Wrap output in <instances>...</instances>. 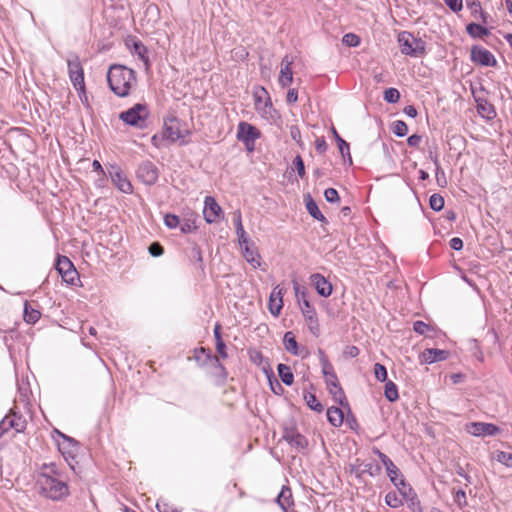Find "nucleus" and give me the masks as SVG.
<instances>
[{
    "mask_svg": "<svg viewBox=\"0 0 512 512\" xmlns=\"http://www.w3.org/2000/svg\"><path fill=\"white\" fill-rule=\"evenodd\" d=\"M466 6L470 10L472 16H474V18L478 19V14L482 10L480 1H478V0L468 1L467 0Z\"/></svg>",
    "mask_w": 512,
    "mask_h": 512,
    "instance_id": "3c124183",
    "label": "nucleus"
},
{
    "mask_svg": "<svg viewBox=\"0 0 512 512\" xmlns=\"http://www.w3.org/2000/svg\"><path fill=\"white\" fill-rule=\"evenodd\" d=\"M325 383L327 385V389L329 393L332 395L335 402L339 405L345 407H349L347 402V398L345 396L344 390L342 389L337 375H332L330 377L325 378Z\"/></svg>",
    "mask_w": 512,
    "mask_h": 512,
    "instance_id": "4468645a",
    "label": "nucleus"
},
{
    "mask_svg": "<svg viewBox=\"0 0 512 512\" xmlns=\"http://www.w3.org/2000/svg\"><path fill=\"white\" fill-rule=\"evenodd\" d=\"M349 471L356 478L361 479L364 474H368L371 477L378 476L381 473V467L376 463H362L360 459H356L355 463L349 465Z\"/></svg>",
    "mask_w": 512,
    "mask_h": 512,
    "instance_id": "9b49d317",
    "label": "nucleus"
},
{
    "mask_svg": "<svg viewBox=\"0 0 512 512\" xmlns=\"http://www.w3.org/2000/svg\"><path fill=\"white\" fill-rule=\"evenodd\" d=\"M423 357L427 363L431 364L445 360L448 357V351L435 348L426 349L423 352Z\"/></svg>",
    "mask_w": 512,
    "mask_h": 512,
    "instance_id": "c85d7f7f",
    "label": "nucleus"
},
{
    "mask_svg": "<svg viewBox=\"0 0 512 512\" xmlns=\"http://www.w3.org/2000/svg\"><path fill=\"white\" fill-rule=\"evenodd\" d=\"M306 292H302L303 301L300 305L302 314L307 322V326L309 331L315 336L318 337L320 335V325L317 318V313L315 308L310 304L308 299L306 298Z\"/></svg>",
    "mask_w": 512,
    "mask_h": 512,
    "instance_id": "6e6552de",
    "label": "nucleus"
},
{
    "mask_svg": "<svg viewBox=\"0 0 512 512\" xmlns=\"http://www.w3.org/2000/svg\"><path fill=\"white\" fill-rule=\"evenodd\" d=\"M496 459L505 466L512 468V453L499 451L497 452Z\"/></svg>",
    "mask_w": 512,
    "mask_h": 512,
    "instance_id": "09e8293b",
    "label": "nucleus"
},
{
    "mask_svg": "<svg viewBox=\"0 0 512 512\" xmlns=\"http://www.w3.org/2000/svg\"><path fill=\"white\" fill-rule=\"evenodd\" d=\"M429 205L432 210L441 211L444 208V198L440 194L434 193L430 196Z\"/></svg>",
    "mask_w": 512,
    "mask_h": 512,
    "instance_id": "37998d69",
    "label": "nucleus"
},
{
    "mask_svg": "<svg viewBox=\"0 0 512 512\" xmlns=\"http://www.w3.org/2000/svg\"><path fill=\"white\" fill-rule=\"evenodd\" d=\"M305 204H306V209H307L308 213L314 219H316L322 223H327L326 217L322 214L317 203L313 200V198L309 194L307 196H305Z\"/></svg>",
    "mask_w": 512,
    "mask_h": 512,
    "instance_id": "cd10ccee",
    "label": "nucleus"
},
{
    "mask_svg": "<svg viewBox=\"0 0 512 512\" xmlns=\"http://www.w3.org/2000/svg\"><path fill=\"white\" fill-rule=\"evenodd\" d=\"M40 494L53 501L61 500L69 495V488L63 478L52 479L44 474H39L37 481Z\"/></svg>",
    "mask_w": 512,
    "mask_h": 512,
    "instance_id": "f03ea898",
    "label": "nucleus"
},
{
    "mask_svg": "<svg viewBox=\"0 0 512 512\" xmlns=\"http://www.w3.org/2000/svg\"><path fill=\"white\" fill-rule=\"evenodd\" d=\"M383 98L388 103H397L400 99V92L396 88H387L384 91Z\"/></svg>",
    "mask_w": 512,
    "mask_h": 512,
    "instance_id": "a18cd8bd",
    "label": "nucleus"
},
{
    "mask_svg": "<svg viewBox=\"0 0 512 512\" xmlns=\"http://www.w3.org/2000/svg\"><path fill=\"white\" fill-rule=\"evenodd\" d=\"M148 251L151 256L159 257V256L163 255L164 248L159 242H153L150 244Z\"/></svg>",
    "mask_w": 512,
    "mask_h": 512,
    "instance_id": "bf43d9fd",
    "label": "nucleus"
},
{
    "mask_svg": "<svg viewBox=\"0 0 512 512\" xmlns=\"http://www.w3.org/2000/svg\"><path fill=\"white\" fill-rule=\"evenodd\" d=\"M429 329V325L425 322L418 320L413 323V330L419 335L425 334V332Z\"/></svg>",
    "mask_w": 512,
    "mask_h": 512,
    "instance_id": "0e129e2a",
    "label": "nucleus"
},
{
    "mask_svg": "<svg viewBox=\"0 0 512 512\" xmlns=\"http://www.w3.org/2000/svg\"><path fill=\"white\" fill-rule=\"evenodd\" d=\"M0 424L3 425L1 429L3 433L8 429H14L16 432L21 433L26 429L27 421L21 414L11 410L10 413L2 419Z\"/></svg>",
    "mask_w": 512,
    "mask_h": 512,
    "instance_id": "ddd939ff",
    "label": "nucleus"
},
{
    "mask_svg": "<svg viewBox=\"0 0 512 512\" xmlns=\"http://www.w3.org/2000/svg\"><path fill=\"white\" fill-rule=\"evenodd\" d=\"M449 245H450L451 249L459 251L463 248V241L459 237H453L450 240Z\"/></svg>",
    "mask_w": 512,
    "mask_h": 512,
    "instance_id": "338daca9",
    "label": "nucleus"
},
{
    "mask_svg": "<svg viewBox=\"0 0 512 512\" xmlns=\"http://www.w3.org/2000/svg\"><path fill=\"white\" fill-rule=\"evenodd\" d=\"M374 374L375 378L380 382H384L387 380V369L384 365L380 363H376L374 365Z\"/></svg>",
    "mask_w": 512,
    "mask_h": 512,
    "instance_id": "de8ad7c7",
    "label": "nucleus"
},
{
    "mask_svg": "<svg viewBox=\"0 0 512 512\" xmlns=\"http://www.w3.org/2000/svg\"><path fill=\"white\" fill-rule=\"evenodd\" d=\"M378 457L386 469L387 476L394 478L393 475H396L395 473L397 471V466L394 462L383 452H378Z\"/></svg>",
    "mask_w": 512,
    "mask_h": 512,
    "instance_id": "4c0bfd02",
    "label": "nucleus"
},
{
    "mask_svg": "<svg viewBox=\"0 0 512 512\" xmlns=\"http://www.w3.org/2000/svg\"><path fill=\"white\" fill-rule=\"evenodd\" d=\"M293 59L289 55H285L281 61V70L279 75V84L286 88L293 82L292 66Z\"/></svg>",
    "mask_w": 512,
    "mask_h": 512,
    "instance_id": "412c9836",
    "label": "nucleus"
},
{
    "mask_svg": "<svg viewBox=\"0 0 512 512\" xmlns=\"http://www.w3.org/2000/svg\"><path fill=\"white\" fill-rule=\"evenodd\" d=\"M293 164L295 166V169L299 175L300 178H304L305 176V165H304V161L302 159V157L300 155H297L295 158H294V161H293Z\"/></svg>",
    "mask_w": 512,
    "mask_h": 512,
    "instance_id": "4d7b16f0",
    "label": "nucleus"
},
{
    "mask_svg": "<svg viewBox=\"0 0 512 512\" xmlns=\"http://www.w3.org/2000/svg\"><path fill=\"white\" fill-rule=\"evenodd\" d=\"M233 222L235 225L236 232L240 230H244L243 224H242V216L241 212L238 210L234 213Z\"/></svg>",
    "mask_w": 512,
    "mask_h": 512,
    "instance_id": "69168bd1",
    "label": "nucleus"
},
{
    "mask_svg": "<svg viewBox=\"0 0 512 512\" xmlns=\"http://www.w3.org/2000/svg\"><path fill=\"white\" fill-rule=\"evenodd\" d=\"M202 356L205 358V361H203L202 364H205L206 361L211 362V358H213L214 355L211 354L209 349L200 347L199 349L195 350L194 358L196 359L197 362H200Z\"/></svg>",
    "mask_w": 512,
    "mask_h": 512,
    "instance_id": "49530a36",
    "label": "nucleus"
},
{
    "mask_svg": "<svg viewBox=\"0 0 512 512\" xmlns=\"http://www.w3.org/2000/svg\"><path fill=\"white\" fill-rule=\"evenodd\" d=\"M163 136L172 142L184 137L183 131L180 129V123L177 119L173 118L168 122H165Z\"/></svg>",
    "mask_w": 512,
    "mask_h": 512,
    "instance_id": "5701e85b",
    "label": "nucleus"
},
{
    "mask_svg": "<svg viewBox=\"0 0 512 512\" xmlns=\"http://www.w3.org/2000/svg\"><path fill=\"white\" fill-rule=\"evenodd\" d=\"M303 398L307 404V406L315 411V412H322L324 410V406L321 404V402L317 399L316 395L314 393L310 392H304Z\"/></svg>",
    "mask_w": 512,
    "mask_h": 512,
    "instance_id": "e433bc0d",
    "label": "nucleus"
},
{
    "mask_svg": "<svg viewBox=\"0 0 512 512\" xmlns=\"http://www.w3.org/2000/svg\"><path fill=\"white\" fill-rule=\"evenodd\" d=\"M467 33L473 38H484L490 34V31L478 23H469L466 26Z\"/></svg>",
    "mask_w": 512,
    "mask_h": 512,
    "instance_id": "473e14b6",
    "label": "nucleus"
},
{
    "mask_svg": "<svg viewBox=\"0 0 512 512\" xmlns=\"http://www.w3.org/2000/svg\"><path fill=\"white\" fill-rule=\"evenodd\" d=\"M56 433L63 440L62 443L58 444L61 453L63 455L68 454L72 456V454L78 449V442L72 437H69L58 430H56Z\"/></svg>",
    "mask_w": 512,
    "mask_h": 512,
    "instance_id": "393cba45",
    "label": "nucleus"
},
{
    "mask_svg": "<svg viewBox=\"0 0 512 512\" xmlns=\"http://www.w3.org/2000/svg\"><path fill=\"white\" fill-rule=\"evenodd\" d=\"M315 148L317 152L324 153L327 150V143L324 138H317L315 141Z\"/></svg>",
    "mask_w": 512,
    "mask_h": 512,
    "instance_id": "774afa93",
    "label": "nucleus"
},
{
    "mask_svg": "<svg viewBox=\"0 0 512 512\" xmlns=\"http://www.w3.org/2000/svg\"><path fill=\"white\" fill-rule=\"evenodd\" d=\"M319 355H320V362L322 366V373L325 378L330 377L332 375H336L333 365L328 360L327 356L325 355L324 351L319 349Z\"/></svg>",
    "mask_w": 512,
    "mask_h": 512,
    "instance_id": "ea45409f",
    "label": "nucleus"
},
{
    "mask_svg": "<svg viewBox=\"0 0 512 512\" xmlns=\"http://www.w3.org/2000/svg\"><path fill=\"white\" fill-rule=\"evenodd\" d=\"M136 176L142 183L150 186L158 180L159 170L153 162L146 160L138 166Z\"/></svg>",
    "mask_w": 512,
    "mask_h": 512,
    "instance_id": "1a4fd4ad",
    "label": "nucleus"
},
{
    "mask_svg": "<svg viewBox=\"0 0 512 512\" xmlns=\"http://www.w3.org/2000/svg\"><path fill=\"white\" fill-rule=\"evenodd\" d=\"M253 97L255 102V109L263 116H271V113L274 111V109L267 90L264 87H258L254 91Z\"/></svg>",
    "mask_w": 512,
    "mask_h": 512,
    "instance_id": "9d476101",
    "label": "nucleus"
},
{
    "mask_svg": "<svg viewBox=\"0 0 512 512\" xmlns=\"http://www.w3.org/2000/svg\"><path fill=\"white\" fill-rule=\"evenodd\" d=\"M471 60L481 66L495 67L497 65L494 55L489 50L478 45H474L471 48Z\"/></svg>",
    "mask_w": 512,
    "mask_h": 512,
    "instance_id": "f8f14e48",
    "label": "nucleus"
},
{
    "mask_svg": "<svg viewBox=\"0 0 512 512\" xmlns=\"http://www.w3.org/2000/svg\"><path fill=\"white\" fill-rule=\"evenodd\" d=\"M56 270L67 284L77 285V282L80 281L79 273L71 260L66 256L59 255L57 257Z\"/></svg>",
    "mask_w": 512,
    "mask_h": 512,
    "instance_id": "39448f33",
    "label": "nucleus"
},
{
    "mask_svg": "<svg viewBox=\"0 0 512 512\" xmlns=\"http://www.w3.org/2000/svg\"><path fill=\"white\" fill-rule=\"evenodd\" d=\"M164 224L170 228V229H174L176 227L179 226L180 224V219L177 215L175 214H166L164 216Z\"/></svg>",
    "mask_w": 512,
    "mask_h": 512,
    "instance_id": "603ef678",
    "label": "nucleus"
},
{
    "mask_svg": "<svg viewBox=\"0 0 512 512\" xmlns=\"http://www.w3.org/2000/svg\"><path fill=\"white\" fill-rule=\"evenodd\" d=\"M401 487H399V494L403 497L404 501L407 503L408 507L413 512H423L421 502L415 490L411 485H405L403 483H399Z\"/></svg>",
    "mask_w": 512,
    "mask_h": 512,
    "instance_id": "2eb2a0df",
    "label": "nucleus"
},
{
    "mask_svg": "<svg viewBox=\"0 0 512 512\" xmlns=\"http://www.w3.org/2000/svg\"><path fill=\"white\" fill-rule=\"evenodd\" d=\"M282 438L299 450H304L308 446L306 437L300 434L294 427L284 428Z\"/></svg>",
    "mask_w": 512,
    "mask_h": 512,
    "instance_id": "f3484780",
    "label": "nucleus"
},
{
    "mask_svg": "<svg viewBox=\"0 0 512 512\" xmlns=\"http://www.w3.org/2000/svg\"><path fill=\"white\" fill-rule=\"evenodd\" d=\"M107 81L110 89L117 96L126 97L130 93L131 86L136 83V73L124 65L114 64L107 72Z\"/></svg>",
    "mask_w": 512,
    "mask_h": 512,
    "instance_id": "f257e3e1",
    "label": "nucleus"
},
{
    "mask_svg": "<svg viewBox=\"0 0 512 512\" xmlns=\"http://www.w3.org/2000/svg\"><path fill=\"white\" fill-rule=\"evenodd\" d=\"M41 317L39 310L33 308L27 301L24 304V321L28 324H35Z\"/></svg>",
    "mask_w": 512,
    "mask_h": 512,
    "instance_id": "72a5a7b5",
    "label": "nucleus"
},
{
    "mask_svg": "<svg viewBox=\"0 0 512 512\" xmlns=\"http://www.w3.org/2000/svg\"><path fill=\"white\" fill-rule=\"evenodd\" d=\"M222 212V209L220 205L216 202V200L211 197L207 196L204 201V210H203V216L207 223H214L216 222L220 214Z\"/></svg>",
    "mask_w": 512,
    "mask_h": 512,
    "instance_id": "a211bd4d",
    "label": "nucleus"
},
{
    "mask_svg": "<svg viewBox=\"0 0 512 512\" xmlns=\"http://www.w3.org/2000/svg\"><path fill=\"white\" fill-rule=\"evenodd\" d=\"M211 364L218 370V376H220L223 379L227 378L226 369L217 356L214 355L213 358H211Z\"/></svg>",
    "mask_w": 512,
    "mask_h": 512,
    "instance_id": "864d4df0",
    "label": "nucleus"
},
{
    "mask_svg": "<svg viewBox=\"0 0 512 512\" xmlns=\"http://www.w3.org/2000/svg\"><path fill=\"white\" fill-rule=\"evenodd\" d=\"M276 502L284 512H288V508L293 504L291 489L283 486L276 498Z\"/></svg>",
    "mask_w": 512,
    "mask_h": 512,
    "instance_id": "bb28decb",
    "label": "nucleus"
},
{
    "mask_svg": "<svg viewBox=\"0 0 512 512\" xmlns=\"http://www.w3.org/2000/svg\"><path fill=\"white\" fill-rule=\"evenodd\" d=\"M260 131L250 123L240 122L237 128V139L241 141L248 151L254 150L255 141L260 138Z\"/></svg>",
    "mask_w": 512,
    "mask_h": 512,
    "instance_id": "423d86ee",
    "label": "nucleus"
},
{
    "mask_svg": "<svg viewBox=\"0 0 512 512\" xmlns=\"http://www.w3.org/2000/svg\"><path fill=\"white\" fill-rule=\"evenodd\" d=\"M467 431L473 436H494L499 433L500 428L492 423L471 422L467 425Z\"/></svg>",
    "mask_w": 512,
    "mask_h": 512,
    "instance_id": "dca6fc26",
    "label": "nucleus"
},
{
    "mask_svg": "<svg viewBox=\"0 0 512 512\" xmlns=\"http://www.w3.org/2000/svg\"><path fill=\"white\" fill-rule=\"evenodd\" d=\"M342 42L349 47H356L360 43V38L356 34L347 33L343 36Z\"/></svg>",
    "mask_w": 512,
    "mask_h": 512,
    "instance_id": "8fccbe9b",
    "label": "nucleus"
},
{
    "mask_svg": "<svg viewBox=\"0 0 512 512\" xmlns=\"http://www.w3.org/2000/svg\"><path fill=\"white\" fill-rule=\"evenodd\" d=\"M327 420L334 427H340L344 421L342 409L332 406L327 409Z\"/></svg>",
    "mask_w": 512,
    "mask_h": 512,
    "instance_id": "7c9ffc66",
    "label": "nucleus"
},
{
    "mask_svg": "<svg viewBox=\"0 0 512 512\" xmlns=\"http://www.w3.org/2000/svg\"><path fill=\"white\" fill-rule=\"evenodd\" d=\"M395 474L396 475H393L394 478H389V479L398 491H399V487H401V485L399 483H403L405 485H410L408 482H406L404 476L402 475V473L398 467H397V471Z\"/></svg>",
    "mask_w": 512,
    "mask_h": 512,
    "instance_id": "13d9d810",
    "label": "nucleus"
},
{
    "mask_svg": "<svg viewBox=\"0 0 512 512\" xmlns=\"http://www.w3.org/2000/svg\"><path fill=\"white\" fill-rule=\"evenodd\" d=\"M285 289L279 285L275 286L270 294L268 308L270 313L277 317L279 316L283 307V295Z\"/></svg>",
    "mask_w": 512,
    "mask_h": 512,
    "instance_id": "aec40b11",
    "label": "nucleus"
},
{
    "mask_svg": "<svg viewBox=\"0 0 512 512\" xmlns=\"http://www.w3.org/2000/svg\"><path fill=\"white\" fill-rule=\"evenodd\" d=\"M277 371L280 380L287 386H291L294 382V375L289 366L286 364H278Z\"/></svg>",
    "mask_w": 512,
    "mask_h": 512,
    "instance_id": "f704fd0d",
    "label": "nucleus"
},
{
    "mask_svg": "<svg viewBox=\"0 0 512 512\" xmlns=\"http://www.w3.org/2000/svg\"><path fill=\"white\" fill-rule=\"evenodd\" d=\"M156 507L159 512H180L173 505L164 501H158Z\"/></svg>",
    "mask_w": 512,
    "mask_h": 512,
    "instance_id": "680f3d73",
    "label": "nucleus"
},
{
    "mask_svg": "<svg viewBox=\"0 0 512 512\" xmlns=\"http://www.w3.org/2000/svg\"><path fill=\"white\" fill-rule=\"evenodd\" d=\"M401 53L407 56L418 57L426 52V43L421 38H415L412 33L403 31L398 35Z\"/></svg>",
    "mask_w": 512,
    "mask_h": 512,
    "instance_id": "7ed1b4c3",
    "label": "nucleus"
},
{
    "mask_svg": "<svg viewBox=\"0 0 512 512\" xmlns=\"http://www.w3.org/2000/svg\"><path fill=\"white\" fill-rule=\"evenodd\" d=\"M332 133L335 137V140L338 144V148H339V151L341 153V155L343 156V158H345L346 156L348 157V160H349V163L352 164V157H351V154H350V147H349V143H347L344 139H342L337 130L333 127L332 128Z\"/></svg>",
    "mask_w": 512,
    "mask_h": 512,
    "instance_id": "c9c22d12",
    "label": "nucleus"
},
{
    "mask_svg": "<svg viewBox=\"0 0 512 512\" xmlns=\"http://www.w3.org/2000/svg\"><path fill=\"white\" fill-rule=\"evenodd\" d=\"M243 256L254 268L260 267V255L253 243L243 245Z\"/></svg>",
    "mask_w": 512,
    "mask_h": 512,
    "instance_id": "a878e982",
    "label": "nucleus"
},
{
    "mask_svg": "<svg viewBox=\"0 0 512 512\" xmlns=\"http://www.w3.org/2000/svg\"><path fill=\"white\" fill-rule=\"evenodd\" d=\"M392 131L397 137H404L408 133V126L404 121L397 120L393 123Z\"/></svg>",
    "mask_w": 512,
    "mask_h": 512,
    "instance_id": "c03bdc74",
    "label": "nucleus"
},
{
    "mask_svg": "<svg viewBox=\"0 0 512 512\" xmlns=\"http://www.w3.org/2000/svg\"><path fill=\"white\" fill-rule=\"evenodd\" d=\"M148 116L149 111L147 106L145 104L137 103L130 109L121 112L119 118L127 125L143 128Z\"/></svg>",
    "mask_w": 512,
    "mask_h": 512,
    "instance_id": "20e7f679",
    "label": "nucleus"
},
{
    "mask_svg": "<svg viewBox=\"0 0 512 512\" xmlns=\"http://www.w3.org/2000/svg\"><path fill=\"white\" fill-rule=\"evenodd\" d=\"M67 65L69 77L74 87L79 92L85 94L84 72L79 57L77 55H73L68 58Z\"/></svg>",
    "mask_w": 512,
    "mask_h": 512,
    "instance_id": "0eeeda50",
    "label": "nucleus"
},
{
    "mask_svg": "<svg viewBox=\"0 0 512 512\" xmlns=\"http://www.w3.org/2000/svg\"><path fill=\"white\" fill-rule=\"evenodd\" d=\"M180 230L182 233H191L196 230L195 222L190 219H185L182 223L179 224Z\"/></svg>",
    "mask_w": 512,
    "mask_h": 512,
    "instance_id": "052dcab7",
    "label": "nucleus"
},
{
    "mask_svg": "<svg viewBox=\"0 0 512 512\" xmlns=\"http://www.w3.org/2000/svg\"><path fill=\"white\" fill-rule=\"evenodd\" d=\"M385 504L389 507L396 509L403 505V497H399L395 491H390L385 495Z\"/></svg>",
    "mask_w": 512,
    "mask_h": 512,
    "instance_id": "a19ab883",
    "label": "nucleus"
},
{
    "mask_svg": "<svg viewBox=\"0 0 512 512\" xmlns=\"http://www.w3.org/2000/svg\"><path fill=\"white\" fill-rule=\"evenodd\" d=\"M384 395L389 402H394L399 398L397 385L388 381L385 384Z\"/></svg>",
    "mask_w": 512,
    "mask_h": 512,
    "instance_id": "79ce46f5",
    "label": "nucleus"
},
{
    "mask_svg": "<svg viewBox=\"0 0 512 512\" xmlns=\"http://www.w3.org/2000/svg\"><path fill=\"white\" fill-rule=\"evenodd\" d=\"M126 46L131 49V52L138 56V58L144 63L146 69L149 68L150 62L148 57L147 47L136 37H130L126 40Z\"/></svg>",
    "mask_w": 512,
    "mask_h": 512,
    "instance_id": "6ab92c4d",
    "label": "nucleus"
},
{
    "mask_svg": "<svg viewBox=\"0 0 512 512\" xmlns=\"http://www.w3.org/2000/svg\"><path fill=\"white\" fill-rule=\"evenodd\" d=\"M311 284L315 287L317 293L322 297H328L332 293V284L320 273L310 276Z\"/></svg>",
    "mask_w": 512,
    "mask_h": 512,
    "instance_id": "4be33fe9",
    "label": "nucleus"
},
{
    "mask_svg": "<svg viewBox=\"0 0 512 512\" xmlns=\"http://www.w3.org/2000/svg\"><path fill=\"white\" fill-rule=\"evenodd\" d=\"M454 501L460 508L467 506L468 503L465 491L462 489L457 490L454 494Z\"/></svg>",
    "mask_w": 512,
    "mask_h": 512,
    "instance_id": "6e6d98bb",
    "label": "nucleus"
},
{
    "mask_svg": "<svg viewBox=\"0 0 512 512\" xmlns=\"http://www.w3.org/2000/svg\"><path fill=\"white\" fill-rule=\"evenodd\" d=\"M477 111L478 113L487 119H493L496 116L494 106L489 103L486 99H477Z\"/></svg>",
    "mask_w": 512,
    "mask_h": 512,
    "instance_id": "c756f323",
    "label": "nucleus"
},
{
    "mask_svg": "<svg viewBox=\"0 0 512 512\" xmlns=\"http://www.w3.org/2000/svg\"><path fill=\"white\" fill-rule=\"evenodd\" d=\"M283 344L285 346V349L292 355L297 356L300 354V352L298 350V343H297L296 337L293 334V332L287 331L284 334Z\"/></svg>",
    "mask_w": 512,
    "mask_h": 512,
    "instance_id": "2f4dec72",
    "label": "nucleus"
},
{
    "mask_svg": "<svg viewBox=\"0 0 512 512\" xmlns=\"http://www.w3.org/2000/svg\"><path fill=\"white\" fill-rule=\"evenodd\" d=\"M324 197H325L326 201L329 203H336V202H339V200H340L338 191L334 188H327L324 191Z\"/></svg>",
    "mask_w": 512,
    "mask_h": 512,
    "instance_id": "5fc2aeb1",
    "label": "nucleus"
},
{
    "mask_svg": "<svg viewBox=\"0 0 512 512\" xmlns=\"http://www.w3.org/2000/svg\"><path fill=\"white\" fill-rule=\"evenodd\" d=\"M110 177L112 182L117 186V188L123 193H132L133 188L130 181L124 176V174L119 170L115 169V171L110 172Z\"/></svg>",
    "mask_w": 512,
    "mask_h": 512,
    "instance_id": "b1692460",
    "label": "nucleus"
},
{
    "mask_svg": "<svg viewBox=\"0 0 512 512\" xmlns=\"http://www.w3.org/2000/svg\"><path fill=\"white\" fill-rule=\"evenodd\" d=\"M443 1L453 12H459L463 8L462 0H443Z\"/></svg>",
    "mask_w": 512,
    "mask_h": 512,
    "instance_id": "e2e57ef3",
    "label": "nucleus"
},
{
    "mask_svg": "<svg viewBox=\"0 0 512 512\" xmlns=\"http://www.w3.org/2000/svg\"><path fill=\"white\" fill-rule=\"evenodd\" d=\"M39 474H44L52 479L63 478L61 471L55 463L43 464Z\"/></svg>",
    "mask_w": 512,
    "mask_h": 512,
    "instance_id": "58836bf2",
    "label": "nucleus"
}]
</instances>
